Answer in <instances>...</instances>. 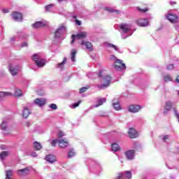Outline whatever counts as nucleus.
Here are the masks:
<instances>
[{
  "label": "nucleus",
  "mask_w": 179,
  "mask_h": 179,
  "mask_svg": "<svg viewBox=\"0 0 179 179\" xmlns=\"http://www.w3.org/2000/svg\"><path fill=\"white\" fill-rule=\"evenodd\" d=\"M99 78H103V84L101 85H98V87L99 89H103L104 87H108L110 86V84L111 83V76L107 74V71L103 70L99 72Z\"/></svg>",
  "instance_id": "nucleus-1"
},
{
  "label": "nucleus",
  "mask_w": 179,
  "mask_h": 179,
  "mask_svg": "<svg viewBox=\"0 0 179 179\" xmlns=\"http://www.w3.org/2000/svg\"><path fill=\"white\" fill-rule=\"evenodd\" d=\"M33 61H34L35 64L38 68H43V66H45L47 62L44 58L41 57L39 54H34L32 58Z\"/></svg>",
  "instance_id": "nucleus-2"
},
{
  "label": "nucleus",
  "mask_w": 179,
  "mask_h": 179,
  "mask_svg": "<svg viewBox=\"0 0 179 179\" xmlns=\"http://www.w3.org/2000/svg\"><path fill=\"white\" fill-rule=\"evenodd\" d=\"M86 37H87V33H86V31H81L76 35L73 34L71 36V44L75 43L76 38H77V40H83V38H86Z\"/></svg>",
  "instance_id": "nucleus-3"
},
{
  "label": "nucleus",
  "mask_w": 179,
  "mask_h": 179,
  "mask_svg": "<svg viewBox=\"0 0 179 179\" xmlns=\"http://www.w3.org/2000/svg\"><path fill=\"white\" fill-rule=\"evenodd\" d=\"M114 68L116 71H122V69H127V66L120 59H116L114 64Z\"/></svg>",
  "instance_id": "nucleus-4"
},
{
  "label": "nucleus",
  "mask_w": 179,
  "mask_h": 179,
  "mask_svg": "<svg viewBox=\"0 0 179 179\" xmlns=\"http://www.w3.org/2000/svg\"><path fill=\"white\" fill-rule=\"evenodd\" d=\"M136 23L140 27H148L149 26V20L148 18H139L136 20Z\"/></svg>",
  "instance_id": "nucleus-5"
},
{
  "label": "nucleus",
  "mask_w": 179,
  "mask_h": 179,
  "mask_svg": "<svg viewBox=\"0 0 179 179\" xmlns=\"http://www.w3.org/2000/svg\"><path fill=\"white\" fill-rule=\"evenodd\" d=\"M11 17L15 22H22L23 20V15L17 11H13L11 13Z\"/></svg>",
  "instance_id": "nucleus-6"
},
{
  "label": "nucleus",
  "mask_w": 179,
  "mask_h": 179,
  "mask_svg": "<svg viewBox=\"0 0 179 179\" xmlns=\"http://www.w3.org/2000/svg\"><path fill=\"white\" fill-rule=\"evenodd\" d=\"M33 29H41V27H45L48 26L47 22L45 21H37L32 24Z\"/></svg>",
  "instance_id": "nucleus-7"
},
{
  "label": "nucleus",
  "mask_w": 179,
  "mask_h": 179,
  "mask_svg": "<svg viewBox=\"0 0 179 179\" xmlns=\"http://www.w3.org/2000/svg\"><path fill=\"white\" fill-rule=\"evenodd\" d=\"M173 108V102L170 101H167L165 102V105L164 106V112L163 114H167L169 111H170Z\"/></svg>",
  "instance_id": "nucleus-8"
},
{
  "label": "nucleus",
  "mask_w": 179,
  "mask_h": 179,
  "mask_svg": "<svg viewBox=\"0 0 179 179\" xmlns=\"http://www.w3.org/2000/svg\"><path fill=\"white\" fill-rule=\"evenodd\" d=\"M128 134L129 138L131 139H135V138H138V136H139V134H138V131H136L134 128H130Z\"/></svg>",
  "instance_id": "nucleus-9"
},
{
  "label": "nucleus",
  "mask_w": 179,
  "mask_h": 179,
  "mask_svg": "<svg viewBox=\"0 0 179 179\" xmlns=\"http://www.w3.org/2000/svg\"><path fill=\"white\" fill-rule=\"evenodd\" d=\"M141 106H138V105H130L128 107V111L129 113H138L139 111V110H141Z\"/></svg>",
  "instance_id": "nucleus-10"
},
{
  "label": "nucleus",
  "mask_w": 179,
  "mask_h": 179,
  "mask_svg": "<svg viewBox=\"0 0 179 179\" xmlns=\"http://www.w3.org/2000/svg\"><path fill=\"white\" fill-rule=\"evenodd\" d=\"M34 103L35 104H36V106H38L39 107H43V106H45L47 100H45V99L37 98L35 99Z\"/></svg>",
  "instance_id": "nucleus-11"
},
{
  "label": "nucleus",
  "mask_w": 179,
  "mask_h": 179,
  "mask_svg": "<svg viewBox=\"0 0 179 179\" xmlns=\"http://www.w3.org/2000/svg\"><path fill=\"white\" fill-rule=\"evenodd\" d=\"M66 30V27H65V26H64V24H62L59 28H58L55 32V37H61V34H62V31Z\"/></svg>",
  "instance_id": "nucleus-12"
},
{
  "label": "nucleus",
  "mask_w": 179,
  "mask_h": 179,
  "mask_svg": "<svg viewBox=\"0 0 179 179\" xmlns=\"http://www.w3.org/2000/svg\"><path fill=\"white\" fill-rule=\"evenodd\" d=\"M9 72L13 76H16L19 72V66L13 67L12 65L9 66Z\"/></svg>",
  "instance_id": "nucleus-13"
},
{
  "label": "nucleus",
  "mask_w": 179,
  "mask_h": 179,
  "mask_svg": "<svg viewBox=\"0 0 179 179\" xmlns=\"http://www.w3.org/2000/svg\"><path fill=\"white\" fill-rule=\"evenodd\" d=\"M166 18L168 20H169V22H171V23H176V22H177L178 20V17L174 14H168Z\"/></svg>",
  "instance_id": "nucleus-14"
},
{
  "label": "nucleus",
  "mask_w": 179,
  "mask_h": 179,
  "mask_svg": "<svg viewBox=\"0 0 179 179\" xmlns=\"http://www.w3.org/2000/svg\"><path fill=\"white\" fill-rule=\"evenodd\" d=\"M59 148H62V149H64V148H66L68 145H69V142L66 139H61L58 141Z\"/></svg>",
  "instance_id": "nucleus-15"
},
{
  "label": "nucleus",
  "mask_w": 179,
  "mask_h": 179,
  "mask_svg": "<svg viewBox=\"0 0 179 179\" xmlns=\"http://www.w3.org/2000/svg\"><path fill=\"white\" fill-rule=\"evenodd\" d=\"M19 176H27L30 173V167H26L23 169H20L17 171Z\"/></svg>",
  "instance_id": "nucleus-16"
},
{
  "label": "nucleus",
  "mask_w": 179,
  "mask_h": 179,
  "mask_svg": "<svg viewBox=\"0 0 179 179\" xmlns=\"http://www.w3.org/2000/svg\"><path fill=\"white\" fill-rule=\"evenodd\" d=\"M80 45H85L87 50H89V51H93V45L90 42L83 41L80 43Z\"/></svg>",
  "instance_id": "nucleus-17"
},
{
  "label": "nucleus",
  "mask_w": 179,
  "mask_h": 179,
  "mask_svg": "<svg viewBox=\"0 0 179 179\" xmlns=\"http://www.w3.org/2000/svg\"><path fill=\"white\" fill-rule=\"evenodd\" d=\"M135 155V150H130L125 152L126 157H127L128 160H132L134 159V156Z\"/></svg>",
  "instance_id": "nucleus-18"
},
{
  "label": "nucleus",
  "mask_w": 179,
  "mask_h": 179,
  "mask_svg": "<svg viewBox=\"0 0 179 179\" xmlns=\"http://www.w3.org/2000/svg\"><path fill=\"white\" fill-rule=\"evenodd\" d=\"M121 30H122L123 33H128L129 31V29L131 27L128 24H121L120 26Z\"/></svg>",
  "instance_id": "nucleus-19"
},
{
  "label": "nucleus",
  "mask_w": 179,
  "mask_h": 179,
  "mask_svg": "<svg viewBox=\"0 0 179 179\" xmlns=\"http://www.w3.org/2000/svg\"><path fill=\"white\" fill-rule=\"evenodd\" d=\"M137 10L141 13H146V12L149 11V8H148V5H146V4H143V6H142V7H139V6L137 7Z\"/></svg>",
  "instance_id": "nucleus-20"
},
{
  "label": "nucleus",
  "mask_w": 179,
  "mask_h": 179,
  "mask_svg": "<svg viewBox=\"0 0 179 179\" xmlns=\"http://www.w3.org/2000/svg\"><path fill=\"white\" fill-rule=\"evenodd\" d=\"M45 160L49 163H54V162H57V158H55V156L52 155H48L46 156Z\"/></svg>",
  "instance_id": "nucleus-21"
},
{
  "label": "nucleus",
  "mask_w": 179,
  "mask_h": 179,
  "mask_svg": "<svg viewBox=\"0 0 179 179\" xmlns=\"http://www.w3.org/2000/svg\"><path fill=\"white\" fill-rule=\"evenodd\" d=\"M106 101H107L106 98H98L97 104L95 105V107H100V106H103Z\"/></svg>",
  "instance_id": "nucleus-22"
},
{
  "label": "nucleus",
  "mask_w": 179,
  "mask_h": 179,
  "mask_svg": "<svg viewBox=\"0 0 179 179\" xmlns=\"http://www.w3.org/2000/svg\"><path fill=\"white\" fill-rule=\"evenodd\" d=\"M113 106L114 109L116 110V111H119V110H121V106L120 105L119 101L115 102L113 101Z\"/></svg>",
  "instance_id": "nucleus-23"
},
{
  "label": "nucleus",
  "mask_w": 179,
  "mask_h": 179,
  "mask_svg": "<svg viewBox=\"0 0 179 179\" xmlns=\"http://www.w3.org/2000/svg\"><path fill=\"white\" fill-rule=\"evenodd\" d=\"M30 114H31V113H30V110H29V108H24L23 113H22V117H24V118H27V117H29V115H30Z\"/></svg>",
  "instance_id": "nucleus-24"
},
{
  "label": "nucleus",
  "mask_w": 179,
  "mask_h": 179,
  "mask_svg": "<svg viewBox=\"0 0 179 179\" xmlns=\"http://www.w3.org/2000/svg\"><path fill=\"white\" fill-rule=\"evenodd\" d=\"M74 156H76V152L73 148H71L69 152L68 157L69 159H72Z\"/></svg>",
  "instance_id": "nucleus-25"
},
{
  "label": "nucleus",
  "mask_w": 179,
  "mask_h": 179,
  "mask_svg": "<svg viewBox=\"0 0 179 179\" xmlns=\"http://www.w3.org/2000/svg\"><path fill=\"white\" fill-rule=\"evenodd\" d=\"M7 96H12V93L6 92H0V100H2L3 97H6Z\"/></svg>",
  "instance_id": "nucleus-26"
},
{
  "label": "nucleus",
  "mask_w": 179,
  "mask_h": 179,
  "mask_svg": "<svg viewBox=\"0 0 179 179\" xmlns=\"http://www.w3.org/2000/svg\"><path fill=\"white\" fill-rule=\"evenodd\" d=\"M9 155L8 151H3L0 152V159L1 160H3L6 157H8V155Z\"/></svg>",
  "instance_id": "nucleus-27"
},
{
  "label": "nucleus",
  "mask_w": 179,
  "mask_h": 179,
  "mask_svg": "<svg viewBox=\"0 0 179 179\" xmlns=\"http://www.w3.org/2000/svg\"><path fill=\"white\" fill-rule=\"evenodd\" d=\"M42 146L41 144L37 141H35L34 143V149L35 150H40L41 149Z\"/></svg>",
  "instance_id": "nucleus-28"
},
{
  "label": "nucleus",
  "mask_w": 179,
  "mask_h": 179,
  "mask_svg": "<svg viewBox=\"0 0 179 179\" xmlns=\"http://www.w3.org/2000/svg\"><path fill=\"white\" fill-rule=\"evenodd\" d=\"M112 150L113 152H118V150H121V148H120V145L117 143L112 144Z\"/></svg>",
  "instance_id": "nucleus-29"
},
{
  "label": "nucleus",
  "mask_w": 179,
  "mask_h": 179,
  "mask_svg": "<svg viewBox=\"0 0 179 179\" xmlns=\"http://www.w3.org/2000/svg\"><path fill=\"white\" fill-rule=\"evenodd\" d=\"M66 57H64L62 62L57 64V68H62L63 69L65 64H66Z\"/></svg>",
  "instance_id": "nucleus-30"
},
{
  "label": "nucleus",
  "mask_w": 179,
  "mask_h": 179,
  "mask_svg": "<svg viewBox=\"0 0 179 179\" xmlns=\"http://www.w3.org/2000/svg\"><path fill=\"white\" fill-rule=\"evenodd\" d=\"M14 96H15V97H22V90L20 89H15Z\"/></svg>",
  "instance_id": "nucleus-31"
},
{
  "label": "nucleus",
  "mask_w": 179,
  "mask_h": 179,
  "mask_svg": "<svg viewBox=\"0 0 179 179\" xmlns=\"http://www.w3.org/2000/svg\"><path fill=\"white\" fill-rule=\"evenodd\" d=\"M75 57H76V50L75 49H73L71 51V57L72 62H75L76 61Z\"/></svg>",
  "instance_id": "nucleus-32"
},
{
  "label": "nucleus",
  "mask_w": 179,
  "mask_h": 179,
  "mask_svg": "<svg viewBox=\"0 0 179 179\" xmlns=\"http://www.w3.org/2000/svg\"><path fill=\"white\" fill-rule=\"evenodd\" d=\"M105 10H107V12H110V13H114V12H116L117 14L120 13L119 10H115L114 9L109 7L105 8Z\"/></svg>",
  "instance_id": "nucleus-33"
},
{
  "label": "nucleus",
  "mask_w": 179,
  "mask_h": 179,
  "mask_svg": "<svg viewBox=\"0 0 179 179\" xmlns=\"http://www.w3.org/2000/svg\"><path fill=\"white\" fill-rule=\"evenodd\" d=\"M107 47H109V48H113L115 51H118V48L117 45H113V43H107Z\"/></svg>",
  "instance_id": "nucleus-34"
},
{
  "label": "nucleus",
  "mask_w": 179,
  "mask_h": 179,
  "mask_svg": "<svg viewBox=\"0 0 179 179\" xmlns=\"http://www.w3.org/2000/svg\"><path fill=\"white\" fill-rule=\"evenodd\" d=\"M164 82H172L173 81V78H171V76H170V75H166V76H164Z\"/></svg>",
  "instance_id": "nucleus-35"
},
{
  "label": "nucleus",
  "mask_w": 179,
  "mask_h": 179,
  "mask_svg": "<svg viewBox=\"0 0 179 179\" xmlns=\"http://www.w3.org/2000/svg\"><path fill=\"white\" fill-rule=\"evenodd\" d=\"M124 174L126 176V178H128V179L132 178V172H131L129 171H126L124 172Z\"/></svg>",
  "instance_id": "nucleus-36"
},
{
  "label": "nucleus",
  "mask_w": 179,
  "mask_h": 179,
  "mask_svg": "<svg viewBox=\"0 0 179 179\" xmlns=\"http://www.w3.org/2000/svg\"><path fill=\"white\" fill-rule=\"evenodd\" d=\"M6 179H11L12 178L11 177L13 176L12 171L10 170L6 171Z\"/></svg>",
  "instance_id": "nucleus-37"
},
{
  "label": "nucleus",
  "mask_w": 179,
  "mask_h": 179,
  "mask_svg": "<svg viewBox=\"0 0 179 179\" xmlns=\"http://www.w3.org/2000/svg\"><path fill=\"white\" fill-rule=\"evenodd\" d=\"M90 87H83L80 89L79 93H85V92L87 91Z\"/></svg>",
  "instance_id": "nucleus-38"
},
{
  "label": "nucleus",
  "mask_w": 179,
  "mask_h": 179,
  "mask_svg": "<svg viewBox=\"0 0 179 179\" xmlns=\"http://www.w3.org/2000/svg\"><path fill=\"white\" fill-rule=\"evenodd\" d=\"M0 128L3 131H6V129L8 128L6 126V122H3L2 124L0 125Z\"/></svg>",
  "instance_id": "nucleus-39"
},
{
  "label": "nucleus",
  "mask_w": 179,
  "mask_h": 179,
  "mask_svg": "<svg viewBox=\"0 0 179 179\" xmlns=\"http://www.w3.org/2000/svg\"><path fill=\"white\" fill-rule=\"evenodd\" d=\"M54 6V4H49L45 6V12H50V9Z\"/></svg>",
  "instance_id": "nucleus-40"
},
{
  "label": "nucleus",
  "mask_w": 179,
  "mask_h": 179,
  "mask_svg": "<svg viewBox=\"0 0 179 179\" xmlns=\"http://www.w3.org/2000/svg\"><path fill=\"white\" fill-rule=\"evenodd\" d=\"M50 108H51L52 110H57V104L55 103H52L49 106Z\"/></svg>",
  "instance_id": "nucleus-41"
},
{
  "label": "nucleus",
  "mask_w": 179,
  "mask_h": 179,
  "mask_svg": "<svg viewBox=\"0 0 179 179\" xmlns=\"http://www.w3.org/2000/svg\"><path fill=\"white\" fill-rule=\"evenodd\" d=\"M166 69H168V71H171L174 69V64H169V66H167Z\"/></svg>",
  "instance_id": "nucleus-42"
},
{
  "label": "nucleus",
  "mask_w": 179,
  "mask_h": 179,
  "mask_svg": "<svg viewBox=\"0 0 179 179\" xmlns=\"http://www.w3.org/2000/svg\"><path fill=\"white\" fill-rule=\"evenodd\" d=\"M58 142H59L58 140H53V141L51 142L52 146H56V145H57V143H58Z\"/></svg>",
  "instance_id": "nucleus-43"
},
{
  "label": "nucleus",
  "mask_w": 179,
  "mask_h": 179,
  "mask_svg": "<svg viewBox=\"0 0 179 179\" xmlns=\"http://www.w3.org/2000/svg\"><path fill=\"white\" fill-rule=\"evenodd\" d=\"M58 138H62V136H65V134L62 131H59L57 134Z\"/></svg>",
  "instance_id": "nucleus-44"
},
{
  "label": "nucleus",
  "mask_w": 179,
  "mask_h": 179,
  "mask_svg": "<svg viewBox=\"0 0 179 179\" xmlns=\"http://www.w3.org/2000/svg\"><path fill=\"white\" fill-rule=\"evenodd\" d=\"M79 104H80V101H79L77 103H73V107H74V108H76V107H79Z\"/></svg>",
  "instance_id": "nucleus-45"
},
{
  "label": "nucleus",
  "mask_w": 179,
  "mask_h": 179,
  "mask_svg": "<svg viewBox=\"0 0 179 179\" xmlns=\"http://www.w3.org/2000/svg\"><path fill=\"white\" fill-rule=\"evenodd\" d=\"M174 113H175L176 117L178 118V122H179V113H177V109L176 108H174Z\"/></svg>",
  "instance_id": "nucleus-46"
},
{
  "label": "nucleus",
  "mask_w": 179,
  "mask_h": 179,
  "mask_svg": "<svg viewBox=\"0 0 179 179\" xmlns=\"http://www.w3.org/2000/svg\"><path fill=\"white\" fill-rule=\"evenodd\" d=\"M76 22L77 23L78 26H80L82 24V22L79 20H76Z\"/></svg>",
  "instance_id": "nucleus-47"
},
{
  "label": "nucleus",
  "mask_w": 179,
  "mask_h": 179,
  "mask_svg": "<svg viewBox=\"0 0 179 179\" xmlns=\"http://www.w3.org/2000/svg\"><path fill=\"white\" fill-rule=\"evenodd\" d=\"M2 12L3 13H9V9H3Z\"/></svg>",
  "instance_id": "nucleus-48"
},
{
  "label": "nucleus",
  "mask_w": 179,
  "mask_h": 179,
  "mask_svg": "<svg viewBox=\"0 0 179 179\" xmlns=\"http://www.w3.org/2000/svg\"><path fill=\"white\" fill-rule=\"evenodd\" d=\"M31 156H32V157H37V153H36V152H32V153L31 154Z\"/></svg>",
  "instance_id": "nucleus-49"
},
{
  "label": "nucleus",
  "mask_w": 179,
  "mask_h": 179,
  "mask_svg": "<svg viewBox=\"0 0 179 179\" xmlns=\"http://www.w3.org/2000/svg\"><path fill=\"white\" fill-rule=\"evenodd\" d=\"M166 139H169V136L168 135H166V136H164L163 141H166Z\"/></svg>",
  "instance_id": "nucleus-50"
},
{
  "label": "nucleus",
  "mask_w": 179,
  "mask_h": 179,
  "mask_svg": "<svg viewBox=\"0 0 179 179\" xmlns=\"http://www.w3.org/2000/svg\"><path fill=\"white\" fill-rule=\"evenodd\" d=\"M22 47H27V43L24 42V43H22Z\"/></svg>",
  "instance_id": "nucleus-51"
},
{
  "label": "nucleus",
  "mask_w": 179,
  "mask_h": 179,
  "mask_svg": "<svg viewBox=\"0 0 179 179\" xmlns=\"http://www.w3.org/2000/svg\"><path fill=\"white\" fill-rule=\"evenodd\" d=\"M110 59H117V57H115V56L114 55H110Z\"/></svg>",
  "instance_id": "nucleus-52"
},
{
  "label": "nucleus",
  "mask_w": 179,
  "mask_h": 179,
  "mask_svg": "<svg viewBox=\"0 0 179 179\" xmlns=\"http://www.w3.org/2000/svg\"><path fill=\"white\" fill-rule=\"evenodd\" d=\"M176 83H179V76H177V78L176 79Z\"/></svg>",
  "instance_id": "nucleus-53"
},
{
  "label": "nucleus",
  "mask_w": 179,
  "mask_h": 179,
  "mask_svg": "<svg viewBox=\"0 0 179 179\" xmlns=\"http://www.w3.org/2000/svg\"><path fill=\"white\" fill-rule=\"evenodd\" d=\"M177 2H174V1H171V5H176Z\"/></svg>",
  "instance_id": "nucleus-54"
},
{
  "label": "nucleus",
  "mask_w": 179,
  "mask_h": 179,
  "mask_svg": "<svg viewBox=\"0 0 179 179\" xmlns=\"http://www.w3.org/2000/svg\"><path fill=\"white\" fill-rule=\"evenodd\" d=\"M77 17L76 15L73 16V19H76Z\"/></svg>",
  "instance_id": "nucleus-55"
},
{
  "label": "nucleus",
  "mask_w": 179,
  "mask_h": 179,
  "mask_svg": "<svg viewBox=\"0 0 179 179\" xmlns=\"http://www.w3.org/2000/svg\"><path fill=\"white\" fill-rule=\"evenodd\" d=\"M178 95H179V91H178Z\"/></svg>",
  "instance_id": "nucleus-56"
}]
</instances>
